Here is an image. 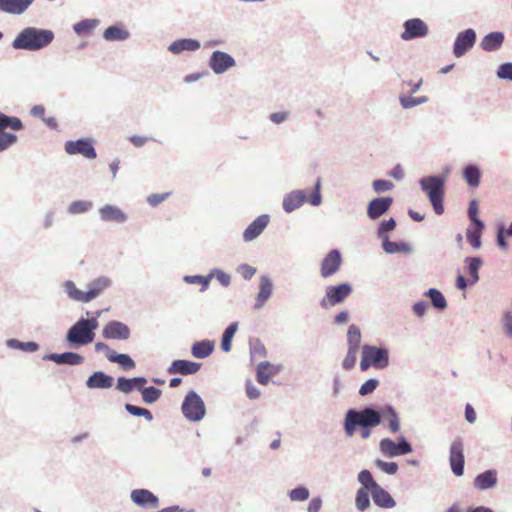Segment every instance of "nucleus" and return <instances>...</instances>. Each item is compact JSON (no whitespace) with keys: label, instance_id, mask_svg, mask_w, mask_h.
I'll return each mask as SVG.
<instances>
[{"label":"nucleus","instance_id":"nucleus-36","mask_svg":"<svg viewBox=\"0 0 512 512\" xmlns=\"http://www.w3.org/2000/svg\"><path fill=\"white\" fill-rule=\"evenodd\" d=\"M7 128L15 131L22 130V121L18 117L7 116L6 114L0 112V132H3Z\"/></svg>","mask_w":512,"mask_h":512},{"label":"nucleus","instance_id":"nucleus-57","mask_svg":"<svg viewBox=\"0 0 512 512\" xmlns=\"http://www.w3.org/2000/svg\"><path fill=\"white\" fill-rule=\"evenodd\" d=\"M265 226H248L244 231L243 237L245 241H251L261 234Z\"/></svg>","mask_w":512,"mask_h":512},{"label":"nucleus","instance_id":"nucleus-60","mask_svg":"<svg viewBox=\"0 0 512 512\" xmlns=\"http://www.w3.org/2000/svg\"><path fill=\"white\" fill-rule=\"evenodd\" d=\"M373 188L376 192L380 193L391 190L393 188V184L388 180L379 179L373 182Z\"/></svg>","mask_w":512,"mask_h":512},{"label":"nucleus","instance_id":"nucleus-4","mask_svg":"<svg viewBox=\"0 0 512 512\" xmlns=\"http://www.w3.org/2000/svg\"><path fill=\"white\" fill-rule=\"evenodd\" d=\"M320 186V180H317L314 189L310 193L305 190L291 191L283 199L284 210L286 212H292L301 207L305 202L313 206H318L322 201Z\"/></svg>","mask_w":512,"mask_h":512},{"label":"nucleus","instance_id":"nucleus-25","mask_svg":"<svg viewBox=\"0 0 512 512\" xmlns=\"http://www.w3.org/2000/svg\"><path fill=\"white\" fill-rule=\"evenodd\" d=\"M101 219L106 222H124L126 214L116 206L106 205L100 209Z\"/></svg>","mask_w":512,"mask_h":512},{"label":"nucleus","instance_id":"nucleus-58","mask_svg":"<svg viewBox=\"0 0 512 512\" xmlns=\"http://www.w3.org/2000/svg\"><path fill=\"white\" fill-rule=\"evenodd\" d=\"M379 382L376 379H369L362 384L360 387L359 393L361 395H367L372 393L378 386Z\"/></svg>","mask_w":512,"mask_h":512},{"label":"nucleus","instance_id":"nucleus-63","mask_svg":"<svg viewBox=\"0 0 512 512\" xmlns=\"http://www.w3.org/2000/svg\"><path fill=\"white\" fill-rule=\"evenodd\" d=\"M504 329L506 334L511 337L512 336V312H506L504 314Z\"/></svg>","mask_w":512,"mask_h":512},{"label":"nucleus","instance_id":"nucleus-49","mask_svg":"<svg viewBox=\"0 0 512 512\" xmlns=\"http://www.w3.org/2000/svg\"><path fill=\"white\" fill-rule=\"evenodd\" d=\"M17 141V136L12 133L0 132V152L6 150Z\"/></svg>","mask_w":512,"mask_h":512},{"label":"nucleus","instance_id":"nucleus-55","mask_svg":"<svg viewBox=\"0 0 512 512\" xmlns=\"http://www.w3.org/2000/svg\"><path fill=\"white\" fill-rule=\"evenodd\" d=\"M376 465L379 469L387 474H395L398 470V465L395 462H385L383 460H376Z\"/></svg>","mask_w":512,"mask_h":512},{"label":"nucleus","instance_id":"nucleus-48","mask_svg":"<svg viewBox=\"0 0 512 512\" xmlns=\"http://www.w3.org/2000/svg\"><path fill=\"white\" fill-rule=\"evenodd\" d=\"M125 409L132 415L134 416H143L145 417L148 421H151L153 416L151 414V412L146 409V408H141V407H137L135 405H132V404H126L125 405Z\"/></svg>","mask_w":512,"mask_h":512},{"label":"nucleus","instance_id":"nucleus-37","mask_svg":"<svg viewBox=\"0 0 512 512\" xmlns=\"http://www.w3.org/2000/svg\"><path fill=\"white\" fill-rule=\"evenodd\" d=\"M99 20L85 19L73 26V29L78 35H90L92 31L98 26Z\"/></svg>","mask_w":512,"mask_h":512},{"label":"nucleus","instance_id":"nucleus-26","mask_svg":"<svg viewBox=\"0 0 512 512\" xmlns=\"http://www.w3.org/2000/svg\"><path fill=\"white\" fill-rule=\"evenodd\" d=\"M370 493L374 503L381 508H392L396 504L392 496L380 485H378Z\"/></svg>","mask_w":512,"mask_h":512},{"label":"nucleus","instance_id":"nucleus-6","mask_svg":"<svg viewBox=\"0 0 512 512\" xmlns=\"http://www.w3.org/2000/svg\"><path fill=\"white\" fill-rule=\"evenodd\" d=\"M388 365V352L386 349L376 346L364 345L362 347V358L360 368L362 371L368 370L371 366L384 368Z\"/></svg>","mask_w":512,"mask_h":512},{"label":"nucleus","instance_id":"nucleus-50","mask_svg":"<svg viewBox=\"0 0 512 512\" xmlns=\"http://www.w3.org/2000/svg\"><path fill=\"white\" fill-rule=\"evenodd\" d=\"M479 213V203L477 200L473 199L470 201L468 208V215L472 224H483V222L478 218Z\"/></svg>","mask_w":512,"mask_h":512},{"label":"nucleus","instance_id":"nucleus-52","mask_svg":"<svg viewBox=\"0 0 512 512\" xmlns=\"http://www.w3.org/2000/svg\"><path fill=\"white\" fill-rule=\"evenodd\" d=\"M481 264H482V262L479 258H470L469 259L468 270H469L470 276L472 277L473 283L477 282L479 279L478 271H479Z\"/></svg>","mask_w":512,"mask_h":512},{"label":"nucleus","instance_id":"nucleus-42","mask_svg":"<svg viewBox=\"0 0 512 512\" xmlns=\"http://www.w3.org/2000/svg\"><path fill=\"white\" fill-rule=\"evenodd\" d=\"M347 341L349 348L358 350L361 341V332L356 325H350L347 333Z\"/></svg>","mask_w":512,"mask_h":512},{"label":"nucleus","instance_id":"nucleus-33","mask_svg":"<svg viewBox=\"0 0 512 512\" xmlns=\"http://www.w3.org/2000/svg\"><path fill=\"white\" fill-rule=\"evenodd\" d=\"M200 47V43L193 39H181L173 42L169 46V50L174 53L178 54L182 51H195Z\"/></svg>","mask_w":512,"mask_h":512},{"label":"nucleus","instance_id":"nucleus-15","mask_svg":"<svg viewBox=\"0 0 512 512\" xmlns=\"http://www.w3.org/2000/svg\"><path fill=\"white\" fill-rule=\"evenodd\" d=\"M342 257L338 250L330 251L321 262L320 272L323 278L335 274L341 267Z\"/></svg>","mask_w":512,"mask_h":512},{"label":"nucleus","instance_id":"nucleus-34","mask_svg":"<svg viewBox=\"0 0 512 512\" xmlns=\"http://www.w3.org/2000/svg\"><path fill=\"white\" fill-rule=\"evenodd\" d=\"M272 283L267 277H262L260 280L259 293L257 295L256 307L260 308L264 305L266 300L271 296Z\"/></svg>","mask_w":512,"mask_h":512},{"label":"nucleus","instance_id":"nucleus-2","mask_svg":"<svg viewBox=\"0 0 512 512\" xmlns=\"http://www.w3.org/2000/svg\"><path fill=\"white\" fill-rule=\"evenodd\" d=\"M111 286V280L108 277H98L88 284L87 291L78 289L75 283L68 280L64 283V290L74 301L88 303L100 296L106 289Z\"/></svg>","mask_w":512,"mask_h":512},{"label":"nucleus","instance_id":"nucleus-8","mask_svg":"<svg viewBox=\"0 0 512 512\" xmlns=\"http://www.w3.org/2000/svg\"><path fill=\"white\" fill-rule=\"evenodd\" d=\"M352 292L349 283H341L336 286H328L325 296L321 300L323 308H329L343 302Z\"/></svg>","mask_w":512,"mask_h":512},{"label":"nucleus","instance_id":"nucleus-10","mask_svg":"<svg viewBox=\"0 0 512 512\" xmlns=\"http://www.w3.org/2000/svg\"><path fill=\"white\" fill-rule=\"evenodd\" d=\"M403 28L404 31L401 34V39L405 41L425 37L429 31L427 24L419 18L406 20Z\"/></svg>","mask_w":512,"mask_h":512},{"label":"nucleus","instance_id":"nucleus-31","mask_svg":"<svg viewBox=\"0 0 512 512\" xmlns=\"http://www.w3.org/2000/svg\"><path fill=\"white\" fill-rule=\"evenodd\" d=\"M214 350V343L209 340L195 342L192 345L191 353L195 358L203 359L208 357Z\"/></svg>","mask_w":512,"mask_h":512},{"label":"nucleus","instance_id":"nucleus-32","mask_svg":"<svg viewBox=\"0 0 512 512\" xmlns=\"http://www.w3.org/2000/svg\"><path fill=\"white\" fill-rule=\"evenodd\" d=\"M380 415H381V419H383V422L388 425L389 430L392 433H396L399 431V428H400L399 419H398V416H397L395 410L392 407H390V406L386 407L385 409L382 410Z\"/></svg>","mask_w":512,"mask_h":512},{"label":"nucleus","instance_id":"nucleus-41","mask_svg":"<svg viewBox=\"0 0 512 512\" xmlns=\"http://www.w3.org/2000/svg\"><path fill=\"white\" fill-rule=\"evenodd\" d=\"M484 226H475L473 229H468L466 233L467 241L469 244L475 248L479 249L481 247V235Z\"/></svg>","mask_w":512,"mask_h":512},{"label":"nucleus","instance_id":"nucleus-51","mask_svg":"<svg viewBox=\"0 0 512 512\" xmlns=\"http://www.w3.org/2000/svg\"><path fill=\"white\" fill-rule=\"evenodd\" d=\"M357 349L349 348L343 360L342 366L345 370H350L355 366L357 359Z\"/></svg>","mask_w":512,"mask_h":512},{"label":"nucleus","instance_id":"nucleus-39","mask_svg":"<svg viewBox=\"0 0 512 512\" xmlns=\"http://www.w3.org/2000/svg\"><path fill=\"white\" fill-rule=\"evenodd\" d=\"M238 324L236 322L231 323L223 333L221 348L225 352H229L231 350V341L237 331Z\"/></svg>","mask_w":512,"mask_h":512},{"label":"nucleus","instance_id":"nucleus-38","mask_svg":"<svg viewBox=\"0 0 512 512\" xmlns=\"http://www.w3.org/2000/svg\"><path fill=\"white\" fill-rule=\"evenodd\" d=\"M103 36L108 41H117L127 39L129 33L120 27L111 26L104 31Z\"/></svg>","mask_w":512,"mask_h":512},{"label":"nucleus","instance_id":"nucleus-45","mask_svg":"<svg viewBox=\"0 0 512 512\" xmlns=\"http://www.w3.org/2000/svg\"><path fill=\"white\" fill-rule=\"evenodd\" d=\"M427 295L430 297L432 304L434 307L438 309H444L447 306V302L443 296V294L437 289H429Z\"/></svg>","mask_w":512,"mask_h":512},{"label":"nucleus","instance_id":"nucleus-30","mask_svg":"<svg viewBox=\"0 0 512 512\" xmlns=\"http://www.w3.org/2000/svg\"><path fill=\"white\" fill-rule=\"evenodd\" d=\"M146 383L147 380L143 377H136L132 379L120 377L117 381V389L123 393H129L134 388L141 389Z\"/></svg>","mask_w":512,"mask_h":512},{"label":"nucleus","instance_id":"nucleus-13","mask_svg":"<svg viewBox=\"0 0 512 512\" xmlns=\"http://www.w3.org/2000/svg\"><path fill=\"white\" fill-rule=\"evenodd\" d=\"M476 41V33L473 29H467L458 34L453 48V53L456 57L463 56L470 48H472Z\"/></svg>","mask_w":512,"mask_h":512},{"label":"nucleus","instance_id":"nucleus-1","mask_svg":"<svg viewBox=\"0 0 512 512\" xmlns=\"http://www.w3.org/2000/svg\"><path fill=\"white\" fill-rule=\"evenodd\" d=\"M53 39L54 33L51 30L28 27L18 34L12 46L15 49L35 51L48 46Z\"/></svg>","mask_w":512,"mask_h":512},{"label":"nucleus","instance_id":"nucleus-11","mask_svg":"<svg viewBox=\"0 0 512 512\" xmlns=\"http://www.w3.org/2000/svg\"><path fill=\"white\" fill-rule=\"evenodd\" d=\"M464 445L461 439H456L450 446L449 462L452 472L456 476H462L464 473Z\"/></svg>","mask_w":512,"mask_h":512},{"label":"nucleus","instance_id":"nucleus-16","mask_svg":"<svg viewBox=\"0 0 512 512\" xmlns=\"http://www.w3.org/2000/svg\"><path fill=\"white\" fill-rule=\"evenodd\" d=\"M102 335L106 339L127 340L130 336V329L122 322L111 321L104 326Z\"/></svg>","mask_w":512,"mask_h":512},{"label":"nucleus","instance_id":"nucleus-17","mask_svg":"<svg viewBox=\"0 0 512 512\" xmlns=\"http://www.w3.org/2000/svg\"><path fill=\"white\" fill-rule=\"evenodd\" d=\"M234 65V59L229 54L222 51L213 52L210 58V67L217 74L224 73Z\"/></svg>","mask_w":512,"mask_h":512},{"label":"nucleus","instance_id":"nucleus-40","mask_svg":"<svg viewBox=\"0 0 512 512\" xmlns=\"http://www.w3.org/2000/svg\"><path fill=\"white\" fill-rule=\"evenodd\" d=\"M110 362L120 364L124 369H133L135 367L134 361L127 354H107Z\"/></svg>","mask_w":512,"mask_h":512},{"label":"nucleus","instance_id":"nucleus-3","mask_svg":"<svg viewBox=\"0 0 512 512\" xmlns=\"http://www.w3.org/2000/svg\"><path fill=\"white\" fill-rule=\"evenodd\" d=\"M381 423V415L372 408H365L362 411L349 410L344 421L346 435H354L357 426L376 427Z\"/></svg>","mask_w":512,"mask_h":512},{"label":"nucleus","instance_id":"nucleus-53","mask_svg":"<svg viewBox=\"0 0 512 512\" xmlns=\"http://www.w3.org/2000/svg\"><path fill=\"white\" fill-rule=\"evenodd\" d=\"M9 344L13 347H16V348H19L23 351H27V352H35L36 350H38V344L35 343V342H20V341H17V340H11L9 341Z\"/></svg>","mask_w":512,"mask_h":512},{"label":"nucleus","instance_id":"nucleus-9","mask_svg":"<svg viewBox=\"0 0 512 512\" xmlns=\"http://www.w3.org/2000/svg\"><path fill=\"white\" fill-rule=\"evenodd\" d=\"M84 319L78 320L68 331L67 340L71 343L85 345L93 341L95 333L90 332Z\"/></svg>","mask_w":512,"mask_h":512},{"label":"nucleus","instance_id":"nucleus-18","mask_svg":"<svg viewBox=\"0 0 512 512\" xmlns=\"http://www.w3.org/2000/svg\"><path fill=\"white\" fill-rule=\"evenodd\" d=\"M201 368V364L189 360H174L168 367L167 372L170 375H192L197 373Z\"/></svg>","mask_w":512,"mask_h":512},{"label":"nucleus","instance_id":"nucleus-44","mask_svg":"<svg viewBox=\"0 0 512 512\" xmlns=\"http://www.w3.org/2000/svg\"><path fill=\"white\" fill-rule=\"evenodd\" d=\"M358 480L363 485L362 489L369 490L370 492L379 485L368 470H362L358 475Z\"/></svg>","mask_w":512,"mask_h":512},{"label":"nucleus","instance_id":"nucleus-7","mask_svg":"<svg viewBox=\"0 0 512 512\" xmlns=\"http://www.w3.org/2000/svg\"><path fill=\"white\" fill-rule=\"evenodd\" d=\"M182 412L191 421H199L204 417L205 405L196 392H188L182 403Z\"/></svg>","mask_w":512,"mask_h":512},{"label":"nucleus","instance_id":"nucleus-27","mask_svg":"<svg viewBox=\"0 0 512 512\" xmlns=\"http://www.w3.org/2000/svg\"><path fill=\"white\" fill-rule=\"evenodd\" d=\"M278 371V367L270 364L269 362H262L257 366V381L266 385L270 379L278 373Z\"/></svg>","mask_w":512,"mask_h":512},{"label":"nucleus","instance_id":"nucleus-35","mask_svg":"<svg viewBox=\"0 0 512 512\" xmlns=\"http://www.w3.org/2000/svg\"><path fill=\"white\" fill-rule=\"evenodd\" d=\"M463 178L472 188H476L480 184L481 173L477 166L468 165L464 168Z\"/></svg>","mask_w":512,"mask_h":512},{"label":"nucleus","instance_id":"nucleus-56","mask_svg":"<svg viewBox=\"0 0 512 512\" xmlns=\"http://www.w3.org/2000/svg\"><path fill=\"white\" fill-rule=\"evenodd\" d=\"M309 491L305 487H298L290 492V498L294 501H304L308 499Z\"/></svg>","mask_w":512,"mask_h":512},{"label":"nucleus","instance_id":"nucleus-43","mask_svg":"<svg viewBox=\"0 0 512 512\" xmlns=\"http://www.w3.org/2000/svg\"><path fill=\"white\" fill-rule=\"evenodd\" d=\"M512 237V226H509L508 228H505L504 226H501L498 234H497V244L503 251H507L509 244L507 242L508 238Z\"/></svg>","mask_w":512,"mask_h":512},{"label":"nucleus","instance_id":"nucleus-54","mask_svg":"<svg viewBox=\"0 0 512 512\" xmlns=\"http://www.w3.org/2000/svg\"><path fill=\"white\" fill-rule=\"evenodd\" d=\"M171 195V192H164V193H155L151 194L147 197V202L150 206L156 207L163 201H165L169 196Z\"/></svg>","mask_w":512,"mask_h":512},{"label":"nucleus","instance_id":"nucleus-62","mask_svg":"<svg viewBox=\"0 0 512 512\" xmlns=\"http://www.w3.org/2000/svg\"><path fill=\"white\" fill-rule=\"evenodd\" d=\"M90 207V204L87 203V202H84V201H76V202H73L70 207H69V211L71 213H82V212H85L88 210V208Z\"/></svg>","mask_w":512,"mask_h":512},{"label":"nucleus","instance_id":"nucleus-21","mask_svg":"<svg viewBox=\"0 0 512 512\" xmlns=\"http://www.w3.org/2000/svg\"><path fill=\"white\" fill-rule=\"evenodd\" d=\"M392 204L391 197H380L373 199L368 205V215L372 220L377 219L381 215H383L390 205Z\"/></svg>","mask_w":512,"mask_h":512},{"label":"nucleus","instance_id":"nucleus-28","mask_svg":"<svg viewBox=\"0 0 512 512\" xmlns=\"http://www.w3.org/2000/svg\"><path fill=\"white\" fill-rule=\"evenodd\" d=\"M504 41V34L502 32H492L486 35L480 46L484 51H494L501 47Z\"/></svg>","mask_w":512,"mask_h":512},{"label":"nucleus","instance_id":"nucleus-47","mask_svg":"<svg viewBox=\"0 0 512 512\" xmlns=\"http://www.w3.org/2000/svg\"><path fill=\"white\" fill-rule=\"evenodd\" d=\"M369 490L359 489L356 494V506L360 511H364L370 505Z\"/></svg>","mask_w":512,"mask_h":512},{"label":"nucleus","instance_id":"nucleus-59","mask_svg":"<svg viewBox=\"0 0 512 512\" xmlns=\"http://www.w3.org/2000/svg\"><path fill=\"white\" fill-rule=\"evenodd\" d=\"M497 75L501 79L512 81V63L502 64L497 71Z\"/></svg>","mask_w":512,"mask_h":512},{"label":"nucleus","instance_id":"nucleus-12","mask_svg":"<svg viewBox=\"0 0 512 512\" xmlns=\"http://www.w3.org/2000/svg\"><path fill=\"white\" fill-rule=\"evenodd\" d=\"M380 450L385 456L395 457L410 453L412 447L403 437L400 443H395L393 440L385 438L380 442Z\"/></svg>","mask_w":512,"mask_h":512},{"label":"nucleus","instance_id":"nucleus-29","mask_svg":"<svg viewBox=\"0 0 512 512\" xmlns=\"http://www.w3.org/2000/svg\"><path fill=\"white\" fill-rule=\"evenodd\" d=\"M86 384L91 389L110 388L113 384V378L103 372H95L88 378Z\"/></svg>","mask_w":512,"mask_h":512},{"label":"nucleus","instance_id":"nucleus-22","mask_svg":"<svg viewBox=\"0 0 512 512\" xmlns=\"http://www.w3.org/2000/svg\"><path fill=\"white\" fill-rule=\"evenodd\" d=\"M44 360L53 361L57 364L79 365L83 362V357L74 352H65L62 354H48L43 357Z\"/></svg>","mask_w":512,"mask_h":512},{"label":"nucleus","instance_id":"nucleus-14","mask_svg":"<svg viewBox=\"0 0 512 512\" xmlns=\"http://www.w3.org/2000/svg\"><path fill=\"white\" fill-rule=\"evenodd\" d=\"M65 151L70 155L81 154L88 159L96 158V152L92 143L85 139L66 142Z\"/></svg>","mask_w":512,"mask_h":512},{"label":"nucleus","instance_id":"nucleus-46","mask_svg":"<svg viewBox=\"0 0 512 512\" xmlns=\"http://www.w3.org/2000/svg\"><path fill=\"white\" fill-rule=\"evenodd\" d=\"M141 394L144 402L153 403L157 401L161 395V391L156 387L141 388Z\"/></svg>","mask_w":512,"mask_h":512},{"label":"nucleus","instance_id":"nucleus-23","mask_svg":"<svg viewBox=\"0 0 512 512\" xmlns=\"http://www.w3.org/2000/svg\"><path fill=\"white\" fill-rule=\"evenodd\" d=\"M497 472L494 469L487 470L481 474H479L474 479V487L480 491L491 489L497 484Z\"/></svg>","mask_w":512,"mask_h":512},{"label":"nucleus","instance_id":"nucleus-20","mask_svg":"<svg viewBox=\"0 0 512 512\" xmlns=\"http://www.w3.org/2000/svg\"><path fill=\"white\" fill-rule=\"evenodd\" d=\"M131 499L135 504L145 508H156L158 506V498L146 489L132 491Z\"/></svg>","mask_w":512,"mask_h":512},{"label":"nucleus","instance_id":"nucleus-64","mask_svg":"<svg viewBox=\"0 0 512 512\" xmlns=\"http://www.w3.org/2000/svg\"><path fill=\"white\" fill-rule=\"evenodd\" d=\"M246 393L250 399H256L260 396V391L253 385L251 381L246 383Z\"/></svg>","mask_w":512,"mask_h":512},{"label":"nucleus","instance_id":"nucleus-19","mask_svg":"<svg viewBox=\"0 0 512 512\" xmlns=\"http://www.w3.org/2000/svg\"><path fill=\"white\" fill-rule=\"evenodd\" d=\"M395 226H381L379 229V236L384 238L383 240V249L387 253H397V252H410V246L407 243L404 242H392L389 241L387 238H385V234L391 230H393Z\"/></svg>","mask_w":512,"mask_h":512},{"label":"nucleus","instance_id":"nucleus-5","mask_svg":"<svg viewBox=\"0 0 512 512\" xmlns=\"http://www.w3.org/2000/svg\"><path fill=\"white\" fill-rule=\"evenodd\" d=\"M420 185L426 192L435 213L441 215L444 212L445 179L441 176H428L420 180Z\"/></svg>","mask_w":512,"mask_h":512},{"label":"nucleus","instance_id":"nucleus-24","mask_svg":"<svg viewBox=\"0 0 512 512\" xmlns=\"http://www.w3.org/2000/svg\"><path fill=\"white\" fill-rule=\"evenodd\" d=\"M33 0H0V10L10 14H21Z\"/></svg>","mask_w":512,"mask_h":512},{"label":"nucleus","instance_id":"nucleus-61","mask_svg":"<svg viewBox=\"0 0 512 512\" xmlns=\"http://www.w3.org/2000/svg\"><path fill=\"white\" fill-rule=\"evenodd\" d=\"M185 281L188 283H198L202 285V291L206 290L209 283H210V277H203V276H186Z\"/></svg>","mask_w":512,"mask_h":512}]
</instances>
